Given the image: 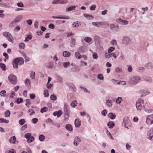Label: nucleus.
<instances>
[{
    "label": "nucleus",
    "instance_id": "35",
    "mask_svg": "<svg viewBox=\"0 0 153 153\" xmlns=\"http://www.w3.org/2000/svg\"><path fill=\"white\" fill-rule=\"evenodd\" d=\"M123 100L122 98L120 97H118L116 100V102L117 104H120Z\"/></svg>",
    "mask_w": 153,
    "mask_h": 153
},
{
    "label": "nucleus",
    "instance_id": "51",
    "mask_svg": "<svg viewBox=\"0 0 153 153\" xmlns=\"http://www.w3.org/2000/svg\"><path fill=\"white\" fill-rule=\"evenodd\" d=\"M10 114V111L9 110H7L5 113L4 115L5 117H9Z\"/></svg>",
    "mask_w": 153,
    "mask_h": 153
},
{
    "label": "nucleus",
    "instance_id": "3",
    "mask_svg": "<svg viewBox=\"0 0 153 153\" xmlns=\"http://www.w3.org/2000/svg\"><path fill=\"white\" fill-rule=\"evenodd\" d=\"M141 80V77L138 76H134L131 79V81L132 84H136L139 83Z\"/></svg>",
    "mask_w": 153,
    "mask_h": 153
},
{
    "label": "nucleus",
    "instance_id": "24",
    "mask_svg": "<svg viewBox=\"0 0 153 153\" xmlns=\"http://www.w3.org/2000/svg\"><path fill=\"white\" fill-rule=\"evenodd\" d=\"M84 16L85 17L88 19L91 20L94 18V17L93 16L88 15L86 13L84 14Z\"/></svg>",
    "mask_w": 153,
    "mask_h": 153
},
{
    "label": "nucleus",
    "instance_id": "56",
    "mask_svg": "<svg viewBox=\"0 0 153 153\" xmlns=\"http://www.w3.org/2000/svg\"><path fill=\"white\" fill-rule=\"evenodd\" d=\"M149 106V104L147 102L145 103H143V107L144 108V110H145L146 108L148 107Z\"/></svg>",
    "mask_w": 153,
    "mask_h": 153
},
{
    "label": "nucleus",
    "instance_id": "42",
    "mask_svg": "<svg viewBox=\"0 0 153 153\" xmlns=\"http://www.w3.org/2000/svg\"><path fill=\"white\" fill-rule=\"evenodd\" d=\"M75 57L78 59H79L81 58V55L80 53L78 52H75Z\"/></svg>",
    "mask_w": 153,
    "mask_h": 153
},
{
    "label": "nucleus",
    "instance_id": "23",
    "mask_svg": "<svg viewBox=\"0 0 153 153\" xmlns=\"http://www.w3.org/2000/svg\"><path fill=\"white\" fill-rule=\"evenodd\" d=\"M76 39L74 38H72L70 44V46L71 47H74L75 45Z\"/></svg>",
    "mask_w": 153,
    "mask_h": 153
},
{
    "label": "nucleus",
    "instance_id": "31",
    "mask_svg": "<svg viewBox=\"0 0 153 153\" xmlns=\"http://www.w3.org/2000/svg\"><path fill=\"white\" fill-rule=\"evenodd\" d=\"M52 17L53 19H69L70 17L68 16H66V17H59V16H53Z\"/></svg>",
    "mask_w": 153,
    "mask_h": 153
},
{
    "label": "nucleus",
    "instance_id": "8",
    "mask_svg": "<svg viewBox=\"0 0 153 153\" xmlns=\"http://www.w3.org/2000/svg\"><path fill=\"white\" fill-rule=\"evenodd\" d=\"M146 137L150 140H153V128H151L148 131Z\"/></svg>",
    "mask_w": 153,
    "mask_h": 153
},
{
    "label": "nucleus",
    "instance_id": "9",
    "mask_svg": "<svg viewBox=\"0 0 153 153\" xmlns=\"http://www.w3.org/2000/svg\"><path fill=\"white\" fill-rule=\"evenodd\" d=\"M140 92L142 94L140 95V97H144L148 95L150 93L149 90L146 88L141 90H140Z\"/></svg>",
    "mask_w": 153,
    "mask_h": 153
},
{
    "label": "nucleus",
    "instance_id": "25",
    "mask_svg": "<svg viewBox=\"0 0 153 153\" xmlns=\"http://www.w3.org/2000/svg\"><path fill=\"white\" fill-rule=\"evenodd\" d=\"M22 18L23 17L22 15H19L17 16L14 20L18 23L21 21Z\"/></svg>",
    "mask_w": 153,
    "mask_h": 153
},
{
    "label": "nucleus",
    "instance_id": "63",
    "mask_svg": "<svg viewBox=\"0 0 153 153\" xmlns=\"http://www.w3.org/2000/svg\"><path fill=\"white\" fill-rule=\"evenodd\" d=\"M127 66L128 67L127 69L128 71L129 72H131L132 71V68L131 65H128Z\"/></svg>",
    "mask_w": 153,
    "mask_h": 153
},
{
    "label": "nucleus",
    "instance_id": "58",
    "mask_svg": "<svg viewBox=\"0 0 153 153\" xmlns=\"http://www.w3.org/2000/svg\"><path fill=\"white\" fill-rule=\"evenodd\" d=\"M70 89L72 90L73 91L75 92L76 90V88L73 85H72L71 86H69Z\"/></svg>",
    "mask_w": 153,
    "mask_h": 153
},
{
    "label": "nucleus",
    "instance_id": "39",
    "mask_svg": "<svg viewBox=\"0 0 153 153\" xmlns=\"http://www.w3.org/2000/svg\"><path fill=\"white\" fill-rule=\"evenodd\" d=\"M119 21H117L118 22H121L123 23V24H124L125 25H126L128 24V21L126 20H123L122 19H118Z\"/></svg>",
    "mask_w": 153,
    "mask_h": 153
},
{
    "label": "nucleus",
    "instance_id": "26",
    "mask_svg": "<svg viewBox=\"0 0 153 153\" xmlns=\"http://www.w3.org/2000/svg\"><path fill=\"white\" fill-rule=\"evenodd\" d=\"M80 25V22L78 21L74 22L72 24L73 27H78Z\"/></svg>",
    "mask_w": 153,
    "mask_h": 153
},
{
    "label": "nucleus",
    "instance_id": "13",
    "mask_svg": "<svg viewBox=\"0 0 153 153\" xmlns=\"http://www.w3.org/2000/svg\"><path fill=\"white\" fill-rule=\"evenodd\" d=\"M64 113H70L69 107L66 103H65L64 105Z\"/></svg>",
    "mask_w": 153,
    "mask_h": 153
},
{
    "label": "nucleus",
    "instance_id": "64",
    "mask_svg": "<svg viewBox=\"0 0 153 153\" xmlns=\"http://www.w3.org/2000/svg\"><path fill=\"white\" fill-rule=\"evenodd\" d=\"M122 68L120 67H118L115 68V71L116 72L120 73L122 71Z\"/></svg>",
    "mask_w": 153,
    "mask_h": 153
},
{
    "label": "nucleus",
    "instance_id": "55",
    "mask_svg": "<svg viewBox=\"0 0 153 153\" xmlns=\"http://www.w3.org/2000/svg\"><path fill=\"white\" fill-rule=\"evenodd\" d=\"M35 72L32 71L30 74V76L32 79H34L35 78Z\"/></svg>",
    "mask_w": 153,
    "mask_h": 153
},
{
    "label": "nucleus",
    "instance_id": "18",
    "mask_svg": "<svg viewBox=\"0 0 153 153\" xmlns=\"http://www.w3.org/2000/svg\"><path fill=\"white\" fill-rule=\"evenodd\" d=\"M146 68L148 69H152L153 68V65L152 63L149 62L146 65Z\"/></svg>",
    "mask_w": 153,
    "mask_h": 153
},
{
    "label": "nucleus",
    "instance_id": "44",
    "mask_svg": "<svg viewBox=\"0 0 153 153\" xmlns=\"http://www.w3.org/2000/svg\"><path fill=\"white\" fill-rule=\"evenodd\" d=\"M70 63L69 62H64L63 63V66L65 68H67L70 66Z\"/></svg>",
    "mask_w": 153,
    "mask_h": 153
},
{
    "label": "nucleus",
    "instance_id": "53",
    "mask_svg": "<svg viewBox=\"0 0 153 153\" xmlns=\"http://www.w3.org/2000/svg\"><path fill=\"white\" fill-rule=\"evenodd\" d=\"M26 102L25 103V105L27 106L28 108L29 107V105L31 104V102L30 101V99H28L26 100Z\"/></svg>",
    "mask_w": 153,
    "mask_h": 153
},
{
    "label": "nucleus",
    "instance_id": "5",
    "mask_svg": "<svg viewBox=\"0 0 153 153\" xmlns=\"http://www.w3.org/2000/svg\"><path fill=\"white\" fill-rule=\"evenodd\" d=\"M8 79L11 83L14 85L16 84L17 82V79L16 76L11 74L8 76Z\"/></svg>",
    "mask_w": 153,
    "mask_h": 153
},
{
    "label": "nucleus",
    "instance_id": "28",
    "mask_svg": "<svg viewBox=\"0 0 153 153\" xmlns=\"http://www.w3.org/2000/svg\"><path fill=\"white\" fill-rule=\"evenodd\" d=\"M31 82L28 79H26L25 81V84L27 86L30 87Z\"/></svg>",
    "mask_w": 153,
    "mask_h": 153
},
{
    "label": "nucleus",
    "instance_id": "12",
    "mask_svg": "<svg viewBox=\"0 0 153 153\" xmlns=\"http://www.w3.org/2000/svg\"><path fill=\"white\" fill-rule=\"evenodd\" d=\"M146 123L148 125H150L153 123V114L148 117L146 119Z\"/></svg>",
    "mask_w": 153,
    "mask_h": 153
},
{
    "label": "nucleus",
    "instance_id": "61",
    "mask_svg": "<svg viewBox=\"0 0 153 153\" xmlns=\"http://www.w3.org/2000/svg\"><path fill=\"white\" fill-rule=\"evenodd\" d=\"M31 134L30 133H27L26 134H25V135L24 137L25 138L28 139L29 138H30L31 136Z\"/></svg>",
    "mask_w": 153,
    "mask_h": 153
},
{
    "label": "nucleus",
    "instance_id": "57",
    "mask_svg": "<svg viewBox=\"0 0 153 153\" xmlns=\"http://www.w3.org/2000/svg\"><path fill=\"white\" fill-rule=\"evenodd\" d=\"M115 48L113 47H110L108 50V52L109 53H110L114 51L115 50Z\"/></svg>",
    "mask_w": 153,
    "mask_h": 153
},
{
    "label": "nucleus",
    "instance_id": "60",
    "mask_svg": "<svg viewBox=\"0 0 153 153\" xmlns=\"http://www.w3.org/2000/svg\"><path fill=\"white\" fill-rule=\"evenodd\" d=\"M107 113V111L106 109L104 110L101 111V114L104 116H106Z\"/></svg>",
    "mask_w": 153,
    "mask_h": 153
},
{
    "label": "nucleus",
    "instance_id": "14",
    "mask_svg": "<svg viewBox=\"0 0 153 153\" xmlns=\"http://www.w3.org/2000/svg\"><path fill=\"white\" fill-rule=\"evenodd\" d=\"M9 142L10 143L13 144H16L18 143V141L16 140V138L15 136H13L10 138Z\"/></svg>",
    "mask_w": 153,
    "mask_h": 153
},
{
    "label": "nucleus",
    "instance_id": "46",
    "mask_svg": "<svg viewBox=\"0 0 153 153\" xmlns=\"http://www.w3.org/2000/svg\"><path fill=\"white\" fill-rule=\"evenodd\" d=\"M50 98L51 100L53 101H56L57 100V97L54 94L51 95L50 97Z\"/></svg>",
    "mask_w": 153,
    "mask_h": 153
},
{
    "label": "nucleus",
    "instance_id": "43",
    "mask_svg": "<svg viewBox=\"0 0 153 153\" xmlns=\"http://www.w3.org/2000/svg\"><path fill=\"white\" fill-rule=\"evenodd\" d=\"M84 40L87 43H89L92 40V39L89 37H85L84 38Z\"/></svg>",
    "mask_w": 153,
    "mask_h": 153
},
{
    "label": "nucleus",
    "instance_id": "10",
    "mask_svg": "<svg viewBox=\"0 0 153 153\" xmlns=\"http://www.w3.org/2000/svg\"><path fill=\"white\" fill-rule=\"evenodd\" d=\"M131 41L130 38L127 37H125L123 39V44L126 45H129L131 44Z\"/></svg>",
    "mask_w": 153,
    "mask_h": 153
},
{
    "label": "nucleus",
    "instance_id": "4",
    "mask_svg": "<svg viewBox=\"0 0 153 153\" xmlns=\"http://www.w3.org/2000/svg\"><path fill=\"white\" fill-rule=\"evenodd\" d=\"M131 123L130 120L127 117L124 118L122 123L123 126H125V128L128 129V127L131 126Z\"/></svg>",
    "mask_w": 153,
    "mask_h": 153
},
{
    "label": "nucleus",
    "instance_id": "45",
    "mask_svg": "<svg viewBox=\"0 0 153 153\" xmlns=\"http://www.w3.org/2000/svg\"><path fill=\"white\" fill-rule=\"evenodd\" d=\"M77 101L76 100H75L74 101H73L72 102L71 105L73 108H75L76 106H77Z\"/></svg>",
    "mask_w": 153,
    "mask_h": 153
},
{
    "label": "nucleus",
    "instance_id": "36",
    "mask_svg": "<svg viewBox=\"0 0 153 153\" xmlns=\"http://www.w3.org/2000/svg\"><path fill=\"white\" fill-rule=\"evenodd\" d=\"M70 113H64V118L65 120H69Z\"/></svg>",
    "mask_w": 153,
    "mask_h": 153
},
{
    "label": "nucleus",
    "instance_id": "32",
    "mask_svg": "<svg viewBox=\"0 0 153 153\" xmlns=\"http://www.w3.org/2000/svg\"><path fill=\"white\" fill-rule=\"evenodd\" d=\"M116 116L115 114L112 113H110L108 114V117L112 120L114 119L116 117Z\"/></svg>",
    "mask_w": 153,
    "mask_h": 153
},
{
    "label": "nucleus",
    "instance_id": "21",
    "mask_svg": "<svg viewBox=\"0 0 153 153\" xmlns=\"http://www.w3.org/2000/svg\"><path fill=\"white\" fill-rule=\"evenodd\" d=\"M62 55L65 57H69L71 56V53L68 51H65L63 52Z\"/></svg>",
    "mask_w": 153,
    "mask_h": 153
},
{
    "label": "nucleus",
    "instance_id": "48",
    "mask_svg": "<svg viewBox=\"0 0 153 153\" xmlns=\"http://www.w3.org/2000/svg\"><path fill=\"white\" fill-rule=\"evenodd\" d=\"M23 54L22 56L24 57L25 59V61L26 62H27L30 60V59L27 56L26 54L23 52Z\"/></svg>",
    "mask_w": 153,
    "mask_h": 153
},
{
    "label": "nucleus",
    "instance_id": "59",
    "mask_svg": "<svg viewBox=\"0 0 153 153\" xmlns=\"http://www.w3.org/2000/svg\"><path fill=\"white\" fill-rule=\"evenodd\" d=\"M105 56L106 58H110L111 57V55L110 53H106L105 54Z\"/></svg>",
    "mask_w": 153,
    "mask_h": 153
},
{
    "label": "nucleus",
    "instance_id": "62",
    "mask_svg": "<svg viewBox=\"0 0 153 153\" xmlns=\"http://www.w3.org/2000/svg\"><path fill=\"white\" fill-rule=\"evenodd\" d=\"M25 121L24 119H21L19 120V123L21 125H23L25 123Z\"/></svg>",
    "mask_w": 153,
    "mask_h": 153
},
{
    "label": "nucleus",
    "instance_id": "38",
    "mask_svg": "<svg viewBox=\"0 0 153 153\" xmlns=\"http://www.w3.org/2000/svg\"><path fill=\"white\" fill-rule=\"evenodd\" d=\"M9 122V121L8 120L5 119L4 118H0V123H8Z\"/></svg>",
    "mask_w": 153,
    "mask_h": 153
},
{
    "label": "nucleus",
    "instance_id": "37",
    "mask_svg": "<svg viewBox=\"0 0 153 153\" xmlns=\"http://www.w3.org/2000/svg\"><path fill=\"white\" fill-rule=\"evenodd\" d=\"M25 45L24 43L19 44V48L21 50H23L25 48Z\"/></svg>",
    "mask_w": 153,
    "mask_h": 153
},
{
    "label": "nucleus",
    "instance_id": "50",
    "mask_svg": "<svg viewBox=\"0 0 153 153\" xmlns=\"http://www.w3.org/2000/svg\"><path fill=\"white\" fill-rule=\"evenodd\" d=\"M34 137L31 136L27 139V141L28 143H31L34 141Z\"/></svg>",
    "mask_w": 153,
    "mask_h": 153
},
{
    "label": "nucleus",
    "instance_id": "7",
    "mask_svg": "<svg viewBox=\"0 0 153 153\" xmlns=\"http://www.w3.org/2000/svg\"><path fill=\"white\" fill-rule=\"evenodd\" d=\"M110 29L113 31L117 32L119 31L120 28L118 24H112L110 25Z\"/></svg>",
    "mask_w": 153,
    "mask_h": 153
},
{
    "label": "nucleus",
    "instance_id": "52",
    "mask_svg": "<svg viewBox=\"0 0 153 153\" xmlns=\"http://www.w3.org/2000/svg\"><path fill=\"white\" fill-rule=\"evenodd\" d=\"M80 88L82 91L88 93H90V91H89L86 88L82 87V86H80Z\"/></svg>",
    "mask_w": 153,
    "mask_h": 153
},
{
    "label": "nucleus",
    "instance_id": "30",
    "mask_svg": "<svg viewBox=\"0 0 153 153\" xmlns=\"http://www.w3.org/2000/svg\"><path fill=\"white\" fill-rule=\"evenodd\" d=\"M144 111L147 113H152L153 111V109L149 106Z\"/></svg>",
    "mask_w": 153,
    "mask_h": 153
},
{
    "label": "nucleus",
    "instance_id": "15",
    "mask_svg": "<svg viewBox=\"0 0 153 153\" xmlns=\"http://www.w3.org/2000/svg\"><path fill=\"white\" fill-rule=\"evenodd\" d=\"M81 141V140L79 139V137H76L75 138L74 141L73 142L74 145L76 146H77Z\"/></svg>",
    "mask_w": 153,
    "mask_h": 153
},
{
    "label": "nucleus",
    "instance_id": "16",
    "mask_svg": "<svg viewBox=\"0 0 153 153\" xmlns=\"http://www.w3.org/2000/svg\"><path fill=\"white\" fill-rule=\"evenodd\" d=\"M80 69L78 66H75L71 68V71L72 72H78L79 71Z\"/></svg>",
    "mask_w": 153,
    "mask_h": 153
},
{
    "label": "nucleus",
    "instance_id": "2",
    "mask_svg": "<svg viewBox=\"0 0 153 153\" xmlns=\"http://www.w3.org/2000/svg\"><path fill=\"white\" fill-rule=\"evenodd\" d=\"M144 101L143 99H139L138 100L136 104V106L138 111H140L143 106Z\"/></svg>",
    "mask_w": 153,
    "mask_h": 153
},
{
    "label": "nucleus",
    "instance_id": "17",
    "mask_svg": "<svg viewBox=\"0 0 153 153\" xmlns=\"http://www.w3.org/2000/svg\"><path fill=\"white\" fill-rule=\"evenodd\" d=\"M144 81L147 83H151L152 81L151 78L149 76H146L144 78Z\"/></svg>",
    "mask_w": 153,
    "mask_h": 153
},
{
    "label": "nucleus",
    "instance_id": "1",
    "mask_svg": "<svg viewBox=\"0 0 153 153\" xmlns=\"http://www.w3.org/2000/svg\"><path fill=\"white\" fill-rule=\"evenodd\" d=\"M24 62V60L22 57L16 58L13 59L12 61V64L14 69H17L18 65H23Z\"/></svg>",
    "mask_w": 153,
    "mask_h": 153
},
{
    "label": "nucleus",
    "instance_id": "49",
    "mask_svg": "<svg viewBox=\"0 0 153 153\" xmlns=\"http://www.w3.org/2000/svg\"><path fill=\"white\" fill-rule=\"evenodd\" d=\"M0 68H1L3 71H5L6 70V66L4 63H0Z\"/></svg>",
    "mask_w": 153,
    "mask_h": 153
},
{
    "label": "nucleus",
    "instance_id": "33",
    "mask_svg": "<svg viewBox=\"0 0 153 153\" xmlns=\"http://www.w3.org/2000/svg\"><path fill=\"white\" fill-rule=\"evenodd\" d=\"M106 104L108 106L111 107L112 105V102L111 100H107L106 101Z\"/></svg>",
    "mask_w": 153,
    "mask_h": 153
},
{
    "label": "nucleus",
    "instance_id": "19",
    "mask_svg": "<svg viewBox=\"0 0 153 153\" xmlns=\"http://www.w3.org/2000/svg\"><path fill=\"white\" fill-rule=\"evenodd\" d=\"M79 119H75L74 122L75 126L76 127H79L81 125V122Z\"/></svg>",
    "mask_w": 153,
    "mask_h": 153
},
{
    "label": "nucleus",
    "instance_id": "20",
    "mask_svg": "<svg viewBox=\"0 0 153 153\" xmlns=\"http://www.w3.org/2000/svg\"><path fill=\"white\" fill-rule=\"evenodd\" d=\"M86 51L85 47L84 46H81L78 49V51L81 53H84Z\"/></svg>",
    "mask_w": 153,
    "mask_h": 153
},
{
    "label": "nucleus",
    "instance_id": "11",
    "mask_svg": "<svg viewBox=\"0 0 153 153\" xmlns=\"http://www.w3.org/2000/svg\"><path fill=\"white\" fill-rule=\"evenodd\" d=\"M92 24L93 25L97 27H101L102 26L105 25V22H92Z\"/></svg>",
    "mask_w": 153,
    "mask_h": 153
},
{
    "label": "nucleus",
    "instance_id": "6",
    "mask_svg": "<svg viewBox=\"0 0 153 153\" xmlns=\"http://www.w3.org/2000/svg\"><path fill=\"white\" fill-rule=\"evenodd\" d=\"M3 35L9 42L12 43L13 42V38L10 33L6 32H4L3 33Z\"/></svg>",
    "mask_w": 153,
    "mask_h": 153
},
{
    "label": "nucleus",
    "instance_id": "34",
    "mask_svg": "<svg viewBox=\"0 0 153 153\" xmlns=\"http://www.w3.org/2000/svg\"><path fill=\"white\" fill-rule=\"evenodd\" d=\"M18 23L15 20H13L10 24L9 26L11 27H13L17 25Z\"/></svg>",
    "mask_w": 153,
    "mask_h": 153
},
{
    "label": "nucleus",
    "instance_id": "41",
    "mask_svg": "<svg viewBox=\"0 0 153 153\" xmlns=\"http://www.w3.org/2000/svg\"><path fill=\"white\" fill-rule=\"evenodd\" d=\"M23 101V100L22 98H19L15 100V102H16L18 104H19L22 102Z\"/></svg>",
    "mask_w": 153,
    "mask_h": 153
},
{
    "label": "nucleus",
    "instance_id": "29",
    "mask_svg": "<svg viewBox=\"0 0 153 153\" xmlns=\"http://www.w3.org/2000/svg\"><path fill=\"white\" fill-rule=\"evenodd\" d=\"M76 6H71L66 9V12H69L71 10H74L76 8Z\"/></svg>",
    "mask_w": 153,
    "mask_h": 153
},
{
    "label": "nucleus",
    "instance_id": "47",
    "mask_svg": "<svg viewBox=\"0 0 153 153\" xmlns=\"http://www.w3.org/2000/svg\"><path fill=\"white\" fill-rule=\"evenodd\" d=\"M45 137L43 134H41L39 136V139L40 141H43L45 139Z\"/></svg>",
    "mask_w": 153,
    "mask_h": 153
},
{
    "label": "nucleus",
    "instance_id": "27",
    "mask_svg": "<svg viewBox=\"0 0 153 153\" xmlns=\"http://www.w3.org/2000/svg\"><path fill=\"white\" fill-rule=\"evenodd\" d=\"M65 128L68 131H72L73 130L72 126L70 124H67L65 126Z\"/></svg>",
    "mask_w": 153,
    "mask_h": 153
},
{
    "label": "nucleus",
    "instance_id": "54",
    "mask_svg": "<svg viewBox=\"0 0 153 153\" xmlns=\"http://www.w3.org/2000/svg\"><path fill=\"white\" fill-rule=\"evenodd\" d=\"M97 77L100 80H103L104 79L103 76L102 74H98L97 75Z\"/></svg>",
    "mask_w": 153,
    "mask_h": 153
},
{
    "label": "nucleus",
    "instance_id": "22",
    "mask_svg": "<svg viewBox=\"0 0 153 153\" xmlns=\"http://www.w3.org/2000/svg\"><path fill=\"white\" fill-rule=\"evenodd\" d=\"M107 126L110 128H112L114 126V123L113 121H110L108 122Z\"/></svg>",
    "mask_w": 153,
    "mask_h": 153
},
{
    "label": "nucleus",
    "instance_id": "40",
    "mask_svg": "<svg viewBox=\"0 0 153 153\" xmlns=\"http://www.w3.org/2000/svg\"><path fill=\"white\" fill-rule=\"evenodd\" d=\"M48 110V108L47 107H44L41 108L40 110V112L41 113H43L46 112Z\"/></svg>",
    "mask_w": 153,
    "mask_h": 153
}]
</instances>
